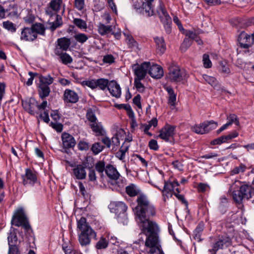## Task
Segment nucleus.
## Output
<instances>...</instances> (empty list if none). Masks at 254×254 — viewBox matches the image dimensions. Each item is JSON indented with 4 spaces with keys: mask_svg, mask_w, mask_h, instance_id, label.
I'll return each instance as SVG.
<instances>
[{
    "mask_svg": "<svg viewBox=\"0 0 254 254\" xmlns=\"http://www.w3.org/2000/svg\"><path fill=\"white\" fill-rule=\"evenodd\" d=\"M136 202L135 213L140 221L147 220L155 215V207L146 195L142 193L138 195Z\"/></svg>",
    "mask_w": 254,
    "mask_h": 254,
    "instance_id": "1",
    "label": "nucleus"
},
{
    "mask_svg": "<svg viewBox=\"0 0 254 254\" xmlns=\"http://www.w3.org/2000/svg\"><path fill=\"white\" fill-rule=\"evenodd\" d=\"M77 228L81 231L78 240L82 246L90 244L91 238L96 239V233L87 223L86 219L82 217L77 222Z\"/></svg>",
    "mask_w": 254,
    "mask_h": 254,
    "instance_id": "2",
    "label": "nucleus"
},
{
    "mask_svg": "<svg viewBox=\"0 0 254 254\" xmlns=\"http://www.w3.org/2000/svg\"><path fill=\"white\" fill-rule=\"evenodd\" d=\"M140 227L142 232L147 236L145 243L147 245H152V242L159 241V226L154 221L148 219L147 220L140 221Z\"/></svg>",
    "mask_w": 254,
    "mask_h": 254,
    "instance_id": "3",
    "label": "nucleus"
},
{
    "mask_svg": "<svg viewBox=\"0 0 254 254\" xmlns=\"http://www.w3.org/2000/svg\"><path fill=\"white\" fill-rule=\"evenodd\" d=\"M112 212L117 215L118 222L125 224L127 223V218L126 213L127 206L122 201H114L109 205Z\"/></svg>",
    "mask_w": 254,
    "mask_h": 254,
    "instance_id": "4",
    "label": "nucleus"
},
{
    "mask_svg": "<svg viewBox=\"0 0 254 254\" xmlns=\"http://www.w3.org/2000/svg\"><path fill=\"white\" fill-rule=\"evenodd\" d=\"M11 224L15 226H22L25 232H33L28 218L22 209H18L13 216Z\"/></svg>",
    "mask_w": 254,
    "mask_h": 254,
    "instance_id": "5",
    "label": "nucleus"
},
{
    "mask_svg": "<svg viewBox=\"0 0 254 254\" xmlns=\"http://www.w3.org/2000/svg\"><path fill=\"white\" fill-rule=\"evenodd\" d=\"M232 195L235 202L241 204L243 199H249L252 197V187L246 185H242L239 190L233 191Z\"/></svg>",
    "mask_w": 254,
    "mask_h": 254,
    "instance_id": "6",
    "label": "nucleus"
},
{
    "mask_svg": "<svg viewBox=\"0 0 254 254\" xmlns=\"http://www.w3.org/2000/svg\"><path fill=\"white\" fill-rule=\"evenodd\" d=\"M94 159L91 157H87L85 160L82 162L81 164H77L74 166L72 169V173L74 177L77 180H84L86 177V168L91 167L89 165V162H93Z\"/></svg>",
    "mask_w": 254,
    "mask_h": 254,
    "instance_id": "7",
    "label": "nucleus"
},
{
    "mask_svg": "<svg viewBox=\"0 0 254 254\" xmlns=\"http://www.w3.org/2000/svg\"><path fill=\"white\" fill-rule=\"evenodd\" d=\"M168 78L172 82H178L182 81L185 77L186 71L177 65L172 64L168 68Z\"/></svg>",
    "mask_w": 254,
    "mask_h": 254,
    "instance_id": "8",
    "label": "nucleus"
},
{
    "mask_svg": "<svg viewBox=\"0 0 254 254\" xmlns=\"http://www.w3.org/2000/svg\"><path fill=\"white\" fill-rule=\"evenodd\" d=\"M157 12L161 23L163 24L165 30L167 34H170L172 31V18L166 10L160 4Z\"/></svg>",
    "mask_w": 254,
    "mask_h": 254,
    "instance_id": "9",
    "label": "nucleus"
},
{
    "mask_svg": "<svg viewBox=\"0 0 254 254\" xmlns=\"http://www.w3.org/2000/svg\"><path fill=\"white\" fill-rule=\"evenodd\" d=\"M238 41L240 48L246 49L245 53H250L248 49L252 46L254 42V33L249 35L244 31L242 32L238 36Z\"/></svg>",
    "mask_w": 254,
    "mask_h": 254,
    "instance_id": "10",
    "label": "nucleus"
},
{
    "mask_svg": "<svg viewBox=\"0 0 254 254\" xmlns=\"http://www.w3.org/2000/svg\"><path fill=\"white\" fill-rule=\"evenodd\" d=\"M150 62H143L141 64H133L132 65V69L135 76L134 78L143 79L147 74Z\"/></svg>",
    "mask_w": 254,
    "mask_h": 254,
    "instance_id": "11",
    "label": "nucleus"
},
{
    "mask_svg": "<svg viewBox=\"0 0 254 254\" xmlns=\"http://www.w3.org/2000/svg\"><path fill=\"white\" fill-rule=\"evenodd\" d=\"M22 184L24 186L30 185L33 186L38 184L39 186L40 183L38 181L36 174L30 169L27 168L25 170V174L21 176Z\"/></svg>",
    "mask_w": 254,
    "mask_h": 254,
    "instance_id": "12",
    "label": "nucleus"
},
{
    "mask_svg": "<svg viewBox=\"0 0 254 254\" xmlns=\"http://www.w3.org/2000/svg\"><path fill=\"white\" fill-rule=\"evenodd\" d=\"M231 245V239L228 237L222 236L219 237L218 240L214 244L213 248L209 251L215 254L218 250L227 248Z\"/></svg>",
    "mask_w": 254,
    "mask_h": 254,
    "instance_id": "13",
    "label": "nucleus"
},
{
    "mask_svg": "<svg viewBox=\"0 0 254 254\" xmlns=\"http://www.w3.org/2000/svg\"><path fill=\"white\" fill-rule=\"evenodd\" d=\"M175 130V126L166 125L160 130L158 136L165 141L169 142L170 138L173 137Z\"/></svg>",
    "mask_w": 254,
    "mask_h": 254,
    "instance_id": "14",
    "label": "nucleus"
},
{
    "mask_svg": "<svg viewBox=\"0 0 254 254\" xmlns=\"http://www.w3.org/2000/svg\"><path fill=\"white\" fill-rule=\"evenodd\" d=\"M238 133L235 131L230 133L226 135H222L217 138H215L210 142V144L212 145H220L223 143L228 142L229 140L237 137Z\"/></svg>",
    "mask_w": 254,
    "mask_h": 254,
    "instance_id": "15",
    "label": "nucleus"
},
{
    "mask_svg": "<svg viewBox=\"0 0 254 254\" xmlns=\"http://www.w3.org/2000/svg\"><path fill=\"white\" fill-rule=\"evenodd\" d=\"M62 140L64 149L73 148L76 144V141L73 136L66 132L62 134Z\"/></svg>",
    "mask_w": 254,
    "mask_h": 254,
    "instance_id": "16",
    "label": "nucleus"
},
{
    "mask_svg": "<svg viewBox=\"0 0 254 254\" xmlns=\"http://www.w3.org/2000/svg\"><path fill=\"white\" fill-rule=\"evenodd\" d=\"M37 38L32 27H24L21 33L20 39L26 41H33Z\"/></svg>",
    "mask_w": 254,
    "mask_h": 254,
    "instance_id": "17",
    "label": "nucleus"
},
{
    "mask_svg": "<svg viewBox=\"0 0 254 254\" xmlns=\"http://www.w3.org/2000/svg\"><path fill=\"white\" fill-rule=\"evenodd\" d=\"M149 74L153 78L156 79L161 78L163 75V69L162 67L158 64H152L148 69Z\"/></svg>",
    "mask_w": 254,
    "mask_h": 254,
    "instance_id": "18",
    "label": "nucleus"
},
{
    "mask_svg": "<svg viewBox=\"0 0 254 254\" xmlns=\"http://www.w3.org/2000/svg\"><path fill=\"white\" fill-rule=\"evenodd\" d=\"M154 0H145V1L143 2L141 5L140 12L147 17L153 15L154 12L152 2H153Z\"/></svg>",
    "mask_w": 254,
    "mask_h": 254,
    "instance_id": "19",
    "label": "nucleus"
},
{
    "mask_svg": "<svg viewBox=\"0 0 254 254\" xmlns=\"http://www.w3.org/2000/svg\"><path fill=\"white\" fill-rule=\"evenodd\" d=\"M79 99L77 94L73 90L66 89L64 94V100L67 103H76Z\"/></svg>",
    "mask_w": 254,
    "mask_h": 254,
    "instance_id": "20",
    "label": "nucleus"
},
{
    "mask_svg": "<svg viewBox=\"0 0 254 254\" xmlns=\"http://www.w3.org/2000/svg\"><path fill=\"white\" fill-rule=\"evenodd\" d=\"M108 90L111 94L116 98H119L121 95V88L119 84L114 80L110 82Z\"/></svg>",
    "mask_w": 254,
    "mask_h": 254,
    "instance_id": "21",
    "label": "nucleus"
},
{
    "mask_svg": "<svg viewBox=\"0 0 254 254\" xmlns=\"http://www.w3.org/2000/svg\"><path fill=\"white\" fill-rule=\"evenodd\" d=\"M70 44L71 41L70 39L65 37L59 38L57 40L58 46L56 47L55 49H59L60 50L59 51H66Z\"/></svg>",
    "mask_w": 254,
    "mask_h": 254,
    "instance_id": "22",
    "label": "nucleus"
},
{
    "mask_svg": "<svg viewBox=\"0 0 254 254\" xmlns=\"http://www.w3.org/2000/svg\"><path fill=\"white\" fill-rule=\"evenodd\" d=\"M59 49L55 50V54L59 57L60 59V61L64 64H71L73 59L72 57L66 53H64L62 51H59Z\"/></svg>",
    "mask_w": 254,
    "mask_h": 254,
    "instance_id": "23",
    "label": "nucleus"
},
{
    "mask_svg": "<svg viewBox=\"0 0 254 254\" xmlns=\"http://www.w3.org/2000/svg\"><path fill=\"white\" fill-rule=\"evenodd\" d=\"M105 173L109 178L113 180H117L120 176L116 168L110 164L106 166Z\"/></svg>",
    "mask_w": 254,
    "mask_h": 254,
    "instance_id": "24",
    "label": "nucleus"
},
{
    "mask_svg": "<svg viewBox=\"0 0 254 254\" xmlns=\"http://www.w3.org/2000/svg\"><path fill=\"white\" fill-rule=\"evenodd\" d=\"M154 40L156 43L158 54L159 55L163 54L166 49L164 38L163 37H156L154 38Z\"/></svg>",
    "mask_w": 254,
    "mask_h": 254,
    "instance_id": "25",
    "label": "nucleus"
},
{
    "mask_svg": "<svg viewBox=\"0 0 254 254\" xmlns=\"http://www.w3.org/2000/svg\"><path fill=\"white\" fill-rule=\"evenodd\" d=\"M152 244H153L152 245H150L145 243L146 247L150 248L149 251L150 254H164L162 250L159 241L153 242Z\"/></svg>",
    "mask_w": 254,
    "mask_h": 254,
    "instance_id": "26",
    "label": "nucleus"
},
{
    "mask_svg": "<svg viewBox=\"0 0 254 254\" xmlns=\"http://www.w3.org/2000/svg\"><path fill=\"white\" fill-rule=\"evenodd\" d=\"M204 229V224L201 222L198 224L194 230L192 234V238L196 241L199 242L202 241L201 236Z\"/></svg>",
    "mask_w": 254,
    "mask_h": 254,
    "instance_id": "27",
    "label": "nucleus"
},
{
    "mask_svg": "<svg viewBox=\"0 0 254 254\" xmlns=\"http://www.w3.org/2000/svg\"><path fill=\"white\" fill-rule=\"evenodd\" d=\"M90 127L93 131L96 133V136H105L106 135V131L104 129L101 123L98 124L97 122L91 124Z\"/></svg>",
    "mask_w": 254,
    "mask_h": 254,
    "instance_id": "28",
    "label": "nucleus"
},
{
    "mask_svg": "<svg viewBox=\"0 0 254 254\" xmlns=\"http://www.w3.org/2000/svg\"><path fill=\"white\" fill-rule=\"evenodd\" d=\"M31 27L33 30L34 33L36 34V35L37 36L38 34L42 36L45 35L46 28L43 24L36 22L33 24Z\"/></svg>",
    "mask_w": 254,
    "mask_h": 254,
    "instance_id": "29",
    "label": "nucleus"
},
{
    "mask_svg": "<svg viewBox=\"0 0 254 254\" xmlns=\"http://www.w3.org/2000/svg\"><path fill=\"white\" fill-rule=\"evenodd\" d=\"M50 92V88L48 85L40 84L39 86L38 93L39 97L43 99L48 97Z\"/></svg>",
    "mask_w": 254,
    "mask_h": 254,
    "instance_id": "30",
    "label": "nucleus"
},
{
    "mask_svg": "<svg viewBox=\"0 0 254 254\" xmlns=\"http://www.w3.org/2000/svg\"><path fill=\"white\" fill-rule=\"evenodd\" d=\"M37 106L38 102L37 101L34 99L30 100L26 110L31 115L38 114L39 112L36 110V109H37Z\"/></svg>",
    "mask_w": 254,
    "mask_h": 254,
    "instance_id": "31",
    "label": "nucleus"
},
{
    "mask_svg": "<svg viewBox=\"0 0 254 254\" xmlns=\"http://www.w3.org/2000/svg\"><path fill=\"white\" fill-rule=\"evenodd\" d=\"M165 89L169 94L168 104L171 106H175L176 101V94L171 87H167Z\"/></svg>",
    "mask_w": 254,
    "mask_h": 254,
    "instance_id": "32",
    "label": "nucleus"
},
{
    "mask_svg": "<svg viewBox=\"0 0 254 254\" xmlns=\"http://www.w3.org/2000/svg\"><path fill=\"white\" fill-rule=\"evenodd\" d=\"M109 80L108 79L101 78L96 79L97 88L104 91L108 89L110 84Z\"/></svg>",
    "mask_w": 254,
    "mask_h": 254,
    "instance_id": "33",
    "label": "nucleus"
},
{
    "mask_svg": "<svg viewBox=\"0 0 254 254\" xmlns=\"http://www.w3.org/2000/svg\"><path fill=\"white\" fill-rule=\"evenodd\" d=\"M7 241L8 247H10V246H17L16 243L18 241V238L14 229H13V231L11 230L8 233Z\"/></svg>",
    "mask_w": 254,
    "mask_h": 254,
    "instance_id": "34",
    "label": "nucleus"
},
{
    "mask_svg": "<svg viewBox=\"0 0 254 254\" xmlns=\"http://www.w3.org/2000/svg\"><path fill=\"white\" fill-rule=\"evenodd\" d=\"M179 183L177 180L171 181H165L164 186L163 188L164 191H171L174 192L175 188L178 187Z\"/></svg>",
    "mask_w": 254,
    "mask_h": 254,
    "instance_id": "35",
    "label": "nucleus"
},
{
    "mask_svg": "<svg viewBox=\"0 0 254 254\" xmlns=\"http://www.w3.org/2000/svg\"><path fill=\"white\" fill-rule=\"evenodd\" d=\"M112 31V28L111 25L106 26L101 23H100L98 25V31L102 36L110 33Z\"/></svg>",
    "mask_w": 254,
    "mask_h": 254,
    "instance_id": "36",
    "label": "nucleus"
},
{
    "mask_svg": "<svg viewBox=\"0 0 254 254\" xmlns=\"http://www.w3.org/2000/svg\"><path fill=\"white\" fill-rule=\"evenodd\" d=\"M206 124H200L199 125H196L193 127V131L197 134H204L208 133V129H207V127L208 126V123Z\"/></svg>",
    "mask_w": 254,
    "mask_h": 254,
    "instance_id": "37",
    "label": "nucleus"
},
{
    "mask_svg": "<svg viewBox=\"0 0 254 254\" xmlns=\"http://www.w3.org/2000/svg\"><path fill=\"white\" fill-rule=\"evenodd\" d=\"M94 161L93 162H89V165L91 167H88L89 170L88 173V180L90 182H95L97 180V177L95 173V170L93 169Z\"/></svg>",
    "mask_w": 254,
    "mask_h": 254,
    "instance_id": "38",
    "label": "nucleus"
},
{
    "mask_svg": "<svg viewBox=\"0 0 254 254\" xmlns=\"http://www.w3.org/2000/svg\"><path fill=\"white\" fill-rule=\"evenodd\" d=\"M108 241L106 238L101 237L95 245V248L97 250H102L107 248L108 246Z\"/></svg>",
    "mask_w": 254,
    "mask_h": 254,
    "instance_id": "39",
    "label": "nucleus"
},
{
    "mask_svg": "<svg viewBox=\"0 0 254 254\" xmlns=\"http://www.w3.org/2000/svg\"><path fill=\"white\" fill-rule=\"evenodd\" d=\"M126 192L129 196H135L137 195L139 192L136 189L135 185L131 184L129 186L126 187Z\"/></svg>",
    "mask_w": 254,
    "mask_h": 254,
    "instance_id": "40",
    "label": "nucleus"
},
{
    "mask_svg": "<svg viewBox=\"0 0 254 254\" xmlns=\"http://www.w3.org/2000/svg\"><path fill=\"white\" fill-rule=\"evenodd\" d=\"M40 84H44L45 85H49L52 84L54 81V79L51 76L50 74L47 76H43L42 75H39Z\"/></svg>",
    "mask_w": 254,
    "mask_h": 254,
    "instance_id": "41",
    "label": "nucleus"
},
{
    "mask_svg": "<svg viewBox=\"0 0 254 254\" xmlns=\"http://www.w3.org/2000/svg\"><path fill=\"white\" fill-rule=\"evenodd\" d=\"M56 20L52 23V25L50 26V29L52 31L55 30L57 28L63 25L62 17L59 14H56Z\"/></svg>",
    "mask_w": 254,
    "mask_h": 254,
    "instance_id": "42",
    "label": "nucleus"
},
{
    "mask_svg": "<svg viewBox=\"0 0 254 254\" xmlns=\"http://www.w3.org/2000/svg\"><path fill=\"white\" fill-rule=\"evenodd\" d=\"M86 117L87 120L92 124L95 123L97 121V118L96 117L95 111L91 108H89L87 110Z\"/></svg>",
    "mask_w": 254,
    "mask_h": 254,
    "instance_id": "43",
    "label": "nucleus"
},
{
    "mask_svg": "<svg viewBox=\"0 0 254 254\" xmlns=\"http://www.w3.org/2000/svg\"><path fill=\"white\" fill-rule=\"evenodd\" d=\"M228 200L225 197H222L218 206L219 211L224 214L227 211Z\"/></svg>",
    "mask_w": 254,
    "mask_h": 254,
    "instance_id": "44",
    "label": "nucleus"
},
{
    "mask_svg": "<svg viewBox=\"0 0 254 254\" xmlns=\"http://www.w3.org/2000/svg\"><path fill=\"white\" fill-rule=\"evenodd\" d=\"M104 148V146L99 142H95L92 144L91 147V150L94 155H97L100 153Z\"/></svg>",
    "mask_w": 254,
    "mask_h": 254,
    "instance_id": "45",
    "label": "nucleus"
},
{
    "mask_svg": "<svg viewBox=\"0 0 254 254\" xmlns=\"http://www.w3.org/2000/svg\"><path fill=\"white\" fill-rule=\"evenodd\" d=\"M95 168L102 176L104 171H105L106 170L105 162L103 161H98L95 165Z\"/></svg>",
    "mask_w": 254,
    "mask_h": 254,
    "instance_id": "46",
    "label": "nucleus"
},
{
    "mask_svg": "<svg viewBox=\"0 0 254 254\" xmlns=\"http://www.w3.org/2000/svg\"><path fill=\"white\" fill-rule=\"evenodd\" d=\"M62 2V0H52L49 3L50 6L54 11L58 12L60 9Z\"/></svg>",
    "mask_w": 254,
    "mask_h": 254,
    "instance_id": "47",
    "label": "nucleus"
},
{
    "mask_svg": "<svg viewBox=\"0 0 254 254\" xmlns=\"http://www.w3.org/2000/svg\"><path fill=\"white\" fill-rule=\"evenodd\" d=\"M73 23L79 29H86L87 24L85 21L82 19L75 18L73 19Z\"/></svg>",
    "mask_w": 254,
    "mask_h": 254,
    "instance_id": "48",
    "label": "nucleus"
},
{
    "mask_svg": "<svg viewBox=\"0 0 254 254\" xmlns=\"http://www.w3.org/2000/svg\"><path fill=\"white\" fill-rule=\"evenodd\" d=\"M141 80L142 79L134 78V86L138 92L143 93L144 92L145 88L144 85L141 82Z\"/></svg>",
    "mask_w": 254,
    "mask_h": 254,
    "instance_id": "49",
    "label": "nucleus"
},
{
    "mask_svg": "<svg viewBox=\"0 0 254 254\" xmlns=\"http://www.w3.org/2000/svg\"><path fill=\"white\" fill-rule=\"evenodd\" d=\"M128 149V146H126L125 148H123V146H122L121 148L116 153V156L120 160H123L125 159L126 153Z\"/></svg>",
    "mask_w": 254,
    "mask_h": 254,
    "instance_id": "50",
    "label": "nucleus"
},
{
    "mask_svg": "<svg viewBox=\"0 0 254 254\" xmlns=\"http://www.w3.org/2000/svg\"><path fill=\"white\" fill-rule=\"evenodd\" d=\"M176 190L177 191V193L174 192V195L179 200H180L182 203L184 204L187 208H188V202L187 201V200L185 199L184 196L182 194H180L179 193L180 192V190L179 188H177L176 189Z\"/></svg>",
    "mask_w": 254,
    "mask_h": 254,
    "instance_id": "51",
    "label": "nucleus"
},
{
    "mask_svg": "<svg viewBox=\"0 0 254 254\" xmlns=\"http://www.w3.org/2000/svg\"><path fill=\"white\" fill-rule=\"evenodd\" d=\"M83 85L87 86L92 89L97 88L96 79H93L89 80H84L82 82Z\"/></svg>",
    "mask_w": 254,
    "mask_h": 254,
    "instance_id": "52",
    "label": "nucleus"
},
{
    "mask_svg": "<svg viewBox=\"0 0 254 254\" xmlns=\"http://www.w3.org/2000/svg\"><path fill=\"white\" fill-rule=\"evenodd\" d=\"M75 39L79 43L83 44L88 40L87 36L84 33H78L74 36Z\"/></svg>",
    "mask_w": 254,
    "mask_h": 254,
    "instance_id": "53",
    "label": "nucleus"
},
{
    "mask_svg": "<svg viewBox=\"0 0 254 254\" xmlns=\"http://www.w3.org/2000/svg\"><path fill=\"white\" fill-rule=\"evenodd\" d=\"M78 185L79 189V191L81 193L84 199L88 198L89 196V195L87 193L86 190L85 189V188L84 186L83 183L81 182H79Z\"/></svg>",
    "mask_w": 254,
    "mask_h": 254,
    "instance_id": "54",
    "label": "nucleus"
},
{
    "mask_svg": "<svg viewBox=\"0 0 254 254\" xmlns=\"http://www.w3.org/2000/svg\"><path fill=\"white\" fill-rule=\"evenodd\" d=\"M3 26L5 29L11 31V32H14L16 31V29L14 24L9 21L3 22Z\"/></svg>",
    "mask_w": 254,
    "mask_h": 254,
    "instance_id": "55",
    "label": "nucleus"
},
{
    "mask_svg": "<svg viewBox=\"0 0 254 254\" xmlns=\"http://www.w3.org/2000/svg\"><path fill=\"white\" fill-rule=\"evenodd\" d=\"M203 77L204 80L211 86H215L216 85L217 80L215 77L206 74L204 75Z\"/></svg>",
    "mask_w": 254,
    "mask_h": 254,
    "instance_id": "56",
    "label": "nucleus"
},
{
    "mask_svg": "<svg viewBox=\"0 0 254 254\" xmlns=\"http://www.w3.org/2000/svg\"><path fill=\"white\" fill-rule=\"evenodd\" d=\"M192 42V40L189 38H186L184 40L183 43L181 46L182 51H185L190 46Z\"/></svg>",
    "mask_w": 254,
    "mask_h": 254,
    "instance_id": "57",
    "label": "nucleus"
},
{
    "mask_svg": "<svg viewBox=\"0 0 254 254\" xmlns=\"http://www.w3.org/2000/svg\"><path fill=\"white\" fill-rule=\"evenodd\" d=\"M203 63L204 67L205 68H208L212 66V63L208 54H204L203 55Z\"/></svg>",
    "mask_w": 254,
    "mask_h": 254,
    "instance_id": "58",
    "label": "nucleus"
},
{
    "mask_svg": "<svg viewBox=\"0 0 254 254\" xmlns=\"http://www.w3.org/2000/svg\"><path fill=\"white\" fill-rule=\"evenodd\" d=\"M77 147L80 151H87L89 148V144L87 142L81 140L78 143Z\"/></svg>",
    "mask_w": 254,
    "mask_h": 254,
    "instance_id": "59",
    "label": "nucleus"
},
{
    "mask_svg": "<svg viewBox=\"0 0 254 254\" xmlns=\"http://www.w3.org/2000/svg\"><path fill=\"white\" fill-rule=\"evenodd\" d=\"M227 119L229 121L227 123L229 126L232 125L233 123H235L236 125H238L239 124L237 117L235 114H230L227 118Z\"/></svg>",
    "mask_w": 254,
    "mask_h": 254,
    "instance_id": "60",
    "label": "nucleus"
},
{
    "mask_svg": "<svg viewBox=\"0 0 254 254\" xmlns=\"http://www.w3.org/2000/svg\"><path fill=\"white\" fill-rule=\"evenodd\" d=\"M208 126L207 127V129H208V132H209L210 130H213L215 128H216L218 126V124L217 122H215V121L213 120H211L209 121H205L203 122V124L208 123Z\"/></svg>",
    "mask_w": 254,
    "mask_h": 254,
    "instance_id": "61",
    "label": "nucleus"
},
{
    "mask_svg": "<svg viewBox=\"0 0 254 254\" xmlns=\"http://www.w3.org/2000/svg\"><path fill=\"white\" fill-rule=\"evenodd\" d=\"M50 126L57 132H61L63 129V125L61 123L51 122Z\"/></svg>",
    "mask_w": 254,
    "mask_h": 254,
    "instance_id": "62",
    "label": "nucleus"
},
{
    "mask_svg": "<svg viewBox=\"0 0 254 254\" xmlns=\"http://www.w3.org/2000/svg\"><path fill=\"white\" fill-rule=\"evenodd\" d=\"M127 42L128 47L130 48H136L137 47V43L131 37H128V38L127 39Z\"/></svg>",
    "mask_w": 254,
    "mask_h": 254,
    "instance_id": "63",
    "label": "nucleus"
},
{
    "mask_svg": "<svg viewBox=\"0 0 254 254\" xmlns=\"http://www.w3.org/2000/svg\"><path fill=\"white\" fill-rule=\"evenodd\" d=\"M7 254H21L17 246H10L8 247Z\"/></svg>",
    "mask_w": 254,
    "mask_h": 254,
    "instance_id": "64",
    "label": "nucleus"
}]
</instances>
